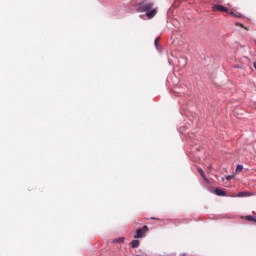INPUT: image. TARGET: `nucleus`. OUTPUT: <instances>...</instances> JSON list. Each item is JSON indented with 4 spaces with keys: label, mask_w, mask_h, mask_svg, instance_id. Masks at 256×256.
Segmentation results:
<instances>
[{
    "label": "nucleus",
    "mask_w": 256,
    "mask_h": 256,
    "mask_svg": "<svg viewBox=\"0 0 256 256\" xmlns=\"http://www.w3.org/2000/svg\"><path fill=\"white\" fill-rule=\"evenodd\" d=\"M198 173L201 175L204 181H207V176H205V171H203L201 168H197Z\"/></svg>",
    "instance_id": "423d86ee"
},
{
    "label": "nucleus",
    "mask_w": 256,
    "mask_h": 256,
    "mask_svg": "<svg viewBox=\"0 0 256 256\" xmlns=\"http://www.w3.org/2000/svg\"><path fill=\"white\" fill-rule=\"evenodd\" d=\"M230 15H232V17H237L238 19H241V17H243V15L239 12H229Z\"/></svg>",
    "instance_id": "0eeeda50"
},
{
    "label": "nucleus",
    "mask_w": 256,
    "mask_h": 256,
    "mask_svg": "<svg viewBox=\"0 0 256 256\" xmlns=\"http://www.w3.org/2000/svg\"><path fill=\"white\" fill-rule=\"evenodd\" d=\"M112 243H125V237L116 238Z\"/></svg>",
    "instance_id": "6e6552de"
},
{
    "label": "nucleus",
    "mask_w": 256,
    "mask_h": 256,
    "mask_svg": "<svg viewBox=\"0 0 256 256\" xmlns=\"http://www.w3.org/2000/svg\"><path fill=\"white\" fill-rule=\"evenodd\" d=\"M246 221H254V223H256V218L253 216H246Z\"/></svg>",
    "instance_id": "1a4fd4ad"
},
{
    "label": "nucleus",
    "mask_w": 256,
    "mask_h": 256,
    "mask_svg": "<svg viewBox=\"0 0 256 256\" xmlns=\"http://www.w3.org/2000/svg\"><path fill=\"white\" fill-rule=\"evenodd\" d=\"M155 45H156V47H159V38L155 39Z\"/></svg>",
    "instance_id": "4468645a"
},
{
    "label": "nucleus",
    "mask_w": 256,
    "mask_h": 256,
    "mask_svg": "<svg viewBox=\"0 0 256 256\" xmlns=\"http://www.w3.org/2000/svg\"><path fill=\"white\" fill-rule=\"evenodd\" d=\"M130 245L132 247V249H137V247H139L140 242L139 240H133L132 242H130Z\"/></svg>",
    "instance_id": "39448f33"
},
{
    "label": "nucleus",
    "mask_w": 256,
    "mask_h": 256,
    "mask_svg": "<svg viewBox=\"0 0 256 256\" xmlns=\"http://www.w3.org/2000/svg\"><path fill=\"white\" fill-rule=\"evenodd\" d=\"M237 197H247V192H239Z\"/></svg>",
    "instance_id": "9d476101"
},
{
    "label": "nucleus",
    "mask_w": 256,
    "mask_h": 256,
    "mask_svg": "<svg viewBox=\"0 0 256 256\" xmlns=\"http://www.w3.org/2000/svg\"><path fill=\"white\" fill-rule=\"evenodd\" d=\"M151 219L155 220V219H157V218H155V217H152Z\"/></svg>",
    "instance_id": "dca6fc26"
},
{
    "label": "nucleus",
    "mask_w": 256,
    "mask_h": 256,
    "mask_svg": "<svg viewBox=\"0 0 256 256\" xmlns=\"http://www.w3.org/2000/svg\"><path fill=\"white\" fill-rule=\"evenodd\" d=\"M207 169H208V171H211L213 169V166L210 165V166H208Z\"/></svg>",
    "instance_id": "2eb2a0df"
},
{
    "label": "nucleus",
    "mask_w": 256,
    "mask_h": 256,
    "mask_svg": "<svg viewBox=\"0 0 256 256\" xmlns=\"http://www.w3.org/2000/svg\"><path fill=\"white\" fill-rule=\"evenodd\" d=\"M154 3L153 2H142L138 5V13H146V17H148V19H153V17H155V15H157V8H154Z\"/></svg>",
    "instance_id": "f257e3e1"
},
{
    "label": "nucleus",
    "mask_w": 256,
    "mask_h": 256,
    "mask_svg": "<svg viewBox=\"0 0 256 256\" xmlns=\"http://www.w3.org/2000/svg\"><path fill=\"white\" fill-rule=\"evenodd\" d=\"M236 171H237V172L243 171V165H238V166L236 167Z\"/></svg>",
    "instance_id": "f8f14e48"
},
{
    "label": "nucleus",
    "mask_w": 256,
    "mask_h": 256,
    "mask_svg": "<svg viewBox=\"0 0 256 256\" xmlns=\"http://www.w3.org/2000/svg\"><path fill=\"white\" fill-rule=\"evenodd\" d=\"M238 27H242V29H245L246 31H249V28L243 26V24L236 23Z\"/></svg>",
    "instance_id": "9b49d317"
},
{
    "label": "nucleus",
    "mask_w": 256,
    "mask_h": 256,
    "mask_svg": "<svg viewBox=\"0 0 256 256\" xmlns=\"http://www.w3.org/2000/svg\"><path fill=\"white\" fill-rule=\"evenodd\" d=\"M147 231H149V227L147 226L137 229L134 239H142V237H145V233H147Z\"/></svg>",
    "instance_id": "f03ea898"
},
{
    "label": "nucleus",
    "mask_w": 256,
    "mask_h": 256,
    "mask_svg": "<svg viewBox=\"0 0 256 256\" xmlns=\"http://www.w3.org/2000/svg\"><path fill=\"white\" fill-rule=\"evenodd\" d=\"M231 179H233V175L226 176V181H231Z\"/></svg>",
    "instance_id": "ddd939ff"
},
{
    "label": "nucleus",
    "mask_w": 256,
    "mask_h": 256,
    "mask_svg": "<svg viewBox=\"0 0 256 256\" xmlns=\"http://www.w3.org/2000/svg\"><path fill=\"white\" fill-rule=\"evenodd\" d=\"M215 194L218 195V197H225V191L219 188L215 189Z\"/></svg>",
    "instance_id": "20e7f679"
},
{
    "label": "nucleus",
    "mask_w": 256,
    "mask_h": 256,
    "mask_svg": "<svg viewBox=\"0 0 256 256\" xmlns=\"http://www.w3.org/2000/svg\"><path fill=\"white\" fill-rule=\"evenodd\" d=\"M212 11L213 12H220V13H229V8L219 5V4H214L212 6Z\"/></svg>",
    "instance_id": "7ed1b4c3"
}]
</instances>
